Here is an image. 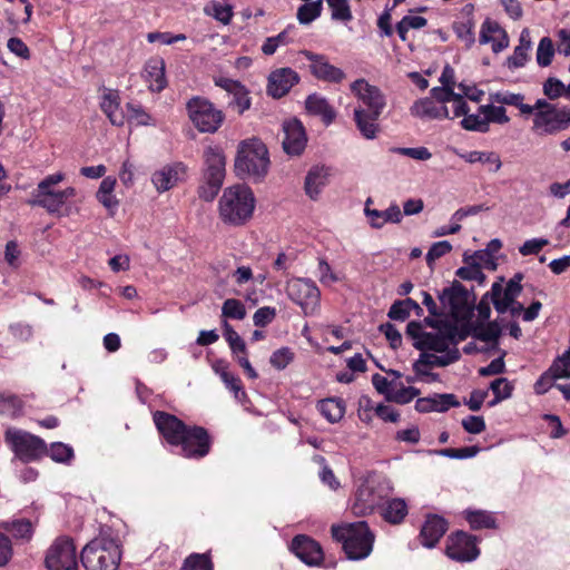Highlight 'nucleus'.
<instances>
[{"instance_id": "f257e3e1", "label": "nucleus", "mask_w": 570, "mask_h": 570, "mask_svg": "<svg viewBox=\"0 0 570 570\" xmlns=\"http://www.w3.org/2000/svg\"><path fill=\"white\" fill-rule=\"evenodd\" d=\"M120 559L119 541L110 533H100L80 553V561L86 570H117Z\"/></svg>"}, {"instance_id": "f03ea898", "label": "nucleus", "mask_w": 570, "mask_h": 570, "mask_svg": "<svg viewBox=\"0 0 570 570\" xmlns=\"http://www.w3.org/2000/svg\"><path fill=\"white\" fill-rule=\"evenodd\" d=\"M255 203L254 194L248 186L237 184L227 187L219 199V216L226 224L243 225L253 216Z\"/></svg>"}, {"instance_id": "7ed1b4c3", "label": "nucleus", "mask_w": 570, "mask_h": 570, "mask_svg": "<svg viewBox=\"0 0 570 570\" xmlns=\"http://www.w3.org/2000/svg\"><path fill=\"white\" fill-rule=\"evenodd\" d=\"M332 537L343 544L350 560H362L373 550L374 534L365 521L332 525Z\"/></svg>"}, {"instance_id": "20e7f679", "label": "nucleus", "mask_w": 570, "mask_h": 570, "mask_svg": "<svg viewBox=\"0 0 570 570\" xmlns=\"http://www.w3.org/2000/svg\"><path fill=\"white\" fill-rule=\"evenodd\" d=\"M62 180H65V174L60 171L46 176L31 193L28 204L41 207L50 215H65L62 209L68 199L76 196V189L73 187L57 189L56 186Z\"/></svg>"}, {"instance_id": "39448f33", "label": "nucleus", "mask_w": 570, "mask_h": 570, "mask_svg": "<svg viewBox=\"0 0 570 570\" xmlns=\"http://www.w3.org/2000/svg\"><path fill=\"white\" fill-rule=\"evenodd\" d=\"M268 166V150L263 141L253 138L239 145L235 159V171L238 177L261 180L267 174Z\"/></svg>"}, {"instance_id": "423d86ee", "label": "nucleus", "mask_w": 570, "mask_h": 570, "mask_svg": "<svg viewBox=\"0 0 570 570\" xmlns=\"http://www.w3.org/2000/svg\"><path fill=\"white\" fill-rule=\"evenodd\" d=\"M204 184L199 187V197L212 202L222 188L225 178V156L217 147H207L204 151Z\"/></svg>"}, {"instance_id": "0eeeda50", "label": "nucleus", "mask_w": 570, "mask_h": 570, "mask_svg": "<svg viewBox=\"0 0 570 570\" xmlns=\"http://www.w3.org/2000/svg\"><path fill=\"white\" fill-rule=\"evenodd\" d=\"M189 119L200 132H216L224 121V114L205 98L193 97L186 105Z\"/></svg>"}, {"instance_id": "6e6552de", "label": "nucleus", "mask_w": 570, "mask_h": 570, "mask_svg": "<svg viewBox=\"0 0 570 570\" xmlns=\"http://www.w3.org/2000/svg\"><path fill=\"white\" fill-rule=\"evenodd\" d=\"M6 441L23 462L36 461L48 453L47 444L42 439L21 430H8Z\"/></svg>"}, {"instance_id": "1a4fd4ad", "label": "nucleus", "mask_w": 570, "mask_h": 570, "mask_svg": "<svg viewBox=\"0 0 570 570\" xmlns=\"http://www.w3.org/2000/svg\"><path fill=\"white\" fill-rule=\"evenodd\" d=\"M386 489L383 483L374 478H366L358 487L355 493L353 513L356 515H366L381 505L386 498Z\"/></svg>"}, {"instance_id": "9d476101", "label": "nucleus", "mask_w": 570, "mask_h": 570, "mask_svg": "<svg viewBox=\"0 0 570 570\" xmlns=\"http://www.w3.org/2000/svg\"><path fill=\"white\" fill-rule=\"evenodd\" d=\"M570 128V107L554 108L537 112L532 119L531 131L538 137L556 136Z\"/></svg>"}, {"instance_id": "9b49d317", "label": "nucleus", "mask_w": 570, "mask_h": 570, "mask_svg": "<svg viewBox=\"0 0 570 570\" xmlns=\"http://www.w3.org/2000/svg\"><path fill=\"white\" fill-rule=\"evenodd\" d=\"M45 563L48 570H78L73 540L69 537L57 538L47 551Z\"/></svg>"}, {"instance_id": "f8f14e48", "label": "nucleus", "mask_w": 570, "mask_h": 570, "mask_svg": "<svg viewBox=\"0 0 570 570\" xmlns=\"http://www.w3.org/2000/svg\"><path fill=\"white\" fill-rule=\"evenodd\" d=\"M288 297L301 306L305 315H312L320 306L321 293L315 283L307 278H293L287 282Z\"/></svg>"}, {"instance_id": "ddd939ff", "label": "nucleus", "mask_w": 570, "mask_h": 570, "mask_svg": "<svg viewBox=\"0 0 570 570\" xmlns=\"http://www.w3.org/2000/svg\"><path fill=\"white\" fill-rule=\"evenodd\" d=\"M213 440L208 431L198 425H189L184 438L176 449L179 454L186 459H203L212 449Z\"/></svg>"}, {"instance_id": "4468645a", "label": "nucleus", "mask_w": 570, "mask_h": 570, "mask_svg": "<svg viewBox=\"0 0 570 570\" xmlns=\"http://www.w3.org/2000/svg\"><path fill=\"white\" fill-rule=\"evenodd\" d=\"M299 55L309 61V71L317 80L330 83H341L346 78L344 70L332 65L327 56L309 50H302Z\"/></svg>"}, {"instance_id": "2eb2a0df", "label": "nucleus", "mask_w": 570, "mask_h": 570, "mask_svg": "<svg viewBox=\"0 0 570 570\" xmlns=\"http://www.w3.org/2000/svg\"><path fill=\"white\" fill-rule=\"evenodd\" d=\"M445 552L450 559L460 562L473 561L480 554L476 538L463 531H458L448 538Z\"/></svg>"}, {"instance_id": "dca6fc26", "label": "nucleus", "mask_w": 570, "mask_h": 570, "mask_svg": "<svg viewBox=\"0 0 570 570\" xmlns=\"http://www.w3.org/2000/svg\"><path fill=\"white\" fill-rule=\"evenodd\" d=\"M153 420L157 431L166 441V443L175 449L181 442L184 434L189 426L176 415L164 411H156L153 414Z\"/></svg>"}, {"instance_id": "f3484780", "label": "nucleus", "mask_w": 570, "mask_h": 570, "mask_svg": "<svg viewBox=\"0 0 570 570\" xmlns=\"http://www.w3.org/2000/svg\"><path fill=\"white\" fill-rule=\"evenodd\" d=\"M352 94L362 101L366 111H374V115H381L386 106V98L382 90L360 78L350 86Z\"/></svg>"}, {"instance_id": "a211bd4d", "label": "nucleus", "mask_w": 570, "mask_h": 570, "mask_svg": "<svg viewBox=\"0 0 570 570\" xmlns=\"http://www.w3.org/2000/svg\"><path fill=\"white\" fill-rule=\"evenodd\" d=\"M284 138L282 146L289 156H299L306 147L307 135L303 124L294 118L283 124Z\"/></svg>"}, {"instance_id": "6ab92c4d", "label": "nucleus", "mask_w": 570, "mask_h": 570, "mask_svg": "<svg viewBox=\"0 0 570 570\" xmlns=\"http://www.w3.org/2000/svg\"><path fill=\"white\" fill-rule=\"evenodd\" d=\"M299 81L298 73L289 67L276 69L269 73L267 92L273 98H282Z\"/></svg>"}, {"instance_id": "aec40b11", "label": "nucleus", "mask_w": 570, "mask_h": 570, "mask_svg": "<svg viewBox=\"0 0 570 570\" xmlns=\"http://www.w3.org/2000/svg\"><path fill=\"white\" fill-rule=\"evenodd\" d=\"M292 551L308 566H316L323 560V550L318 542L307 535L299 534L292 540Z\"/></svg>"}, {"instance_id": "412c9836", "label": "nucleus", "mask_w": 570, "mask_h": 570, "mask_svg": "<svg viewBox=\"0 0 570 570\" xmlns=\"http://www.w3.org/2000/svg\"><path fill=\"white\" fill-rule=\"evenodd\" d=\"M215 85L224 89L229 96H232L229 106L237 109L239 114L250 107L249 92L246 87L238 80H234L226 77H219L215 79Z\"/></svg>"}, {"instance_id": "4be33fe9", "label": "nucleus", "mask_w": 570, "mask_h": 570, "mask_svg": "<svg viewBox=\"0 0 570 570\" xmlns=\"http://www.w3.org/2000/svg\"><path fill=\"white\" fill-rule=\"evenodd\" d=\"M186 167L181 163L166 165L151 176V181L158 193H164L175 187L185 178Z\"/></svg>"}, {"instance_id": "5701e85b", "label": "nucleus", "mask_w": 570, "mask_h": 570, "mask_svg": "<svg viewBox=\"0 0 570 570\" xmlns=\"http://www.w3.org/2000/svg\"><path fill=\"white\" fill-rule=\"evenodd\" d=\"M521 292V284L508 282L503 288L500 282H494L491 287V301L495 311L500 314L508 312L509 305H511Z\"/></svg>"}, {"instance_id": "b1692460", "label": "nucleus", "mask_w": 570, "mask_h": 570, "mask_svg": "<svg viewBox=\"0 0 570 570\" xmlns=\"http://www.w3.org/2000/svg\"><path fill=\"white\" fill-rule=\"evenodd\" d=\"M443 305H448L453 314L461 313L468 308L469 292L458 281H454L450 287H445L439 295Z\"/></svg>"}, {"instance_id": "393cba45", "label": "nucleus", "mask_w": 570, "mask_h": 570, "mask_svg": "<svg viewBox=\"0 0 570 570\" xmlns=\"http://www.w3.org/2000/svg\"><path fill=\"white\" fill-rule=\"evenodd\" d=\"M462 20L453 23V31L456 37L465 43V47L469 49L475 42V20H474V6L472 3H466L461 9Z\"/></svg>"}, {"instance_id": "a878e982", "label": "nucleus", "mask_w": 570, "mask_h": 570, "mask_svg": "<svg viewBox=\"0 0 570 570\" xmlns=\"http://www.w3.org/2000/svg\"><path fill=\"white\" fill-rule=\"evenodd\" d=\"M448 530V522L444 518L432 514L429 515L422 525V544L426 548H433L440 541Z\"/></svg>"}, {"instance_id": "bb28decb", "label": "nucleus", "mask_w": 570, "mask_h": 570, "mask_svg": "<svg viewBox=\"0 0 570 570\" xmlns=\"http://www.w3.org/2000/svg\"><path fill=\"white\" fill-rule=\"evenodd\" d=\"M142 77L148 83L149 90L160 92L167 86L165 76V61L160 58L150 59L146 62Z\"/></svg>"}, {"instance_id": "cd10ccee", "label": "nucleus", "mask_w": 570, "mask_h": 570, "mask_svg": "<svg viewBox=\"0 0 570 570\" xmlns=\"http://www.w3.org/2000/svg\"><path fill=\"white\" fill-rule=\"evenodd\" d=\"M100 108L114 126L120 127L125 124L126 116L120 109V97L117 90H104Z\"/></svg>"}, {"instance_id": "c85d7f7f", "label": "nucleus", "mask_w": 570, "mask_h": 570, "mask_svg": "<svg viewBox=\"0 0 570 570\" xmlns=\"http://www.w3.org/2000/svg\"><path fill=\"white\" fill-rule=\"evenodd\" d=\"M381 115H374V111H366L362 106L354 109V121L361 135L368 140L375 139L379 131V118Z\"/></svg>"}, {"instance_id": "c756f323", "label": "nucleus", "mask_w": 570, "mask_h": 570, "mask_svg": "<svg viewBox=\"0 0 570 570\" xmlns=\"http://www.w3.org/2000/svg\"><path fill=\"white\" fill-rule=\"evenodd\" d=\"M331 169L324 165L311 167L306 177L304 188L312 199H316L322 189L327 185Z\"/></svg>"}, {"instance_id": "7c9ffc66", "label": "nucleus", "mask_w": 570, "mask_h": 570, "mask_svg": "<svg viewBox=\"0 0 570 570\" xmlns=\"http://www.w3.org/2000/svg\"><path fill=\"white\" fill-rule=\"evenodd\" d=\"M364 214L368 218L373 228H382L386 223L397 224L402 220V212L395 203L391 204L385 210L364 208Z\"/></svg>"}, {"instance_id": "2f4dec72", "label": "nucleus", "mask_w": 570, "mask_h": 570, "mask_svg": "<svg viewBox=\"0 0 570 570\" xmlns=\"http://www.w3.org/2000/svg\"><path fill=\"white\" fill-rule=\"evenodd\" d=\"M411 114L422 119L449 118L446 106H438L432 99L424 98L415 101L411 107Z\"/></svg>"}, {"instance_id": "473e14b6", "label": "nucleus", "mask_w": 570, "mask_h": 570, "mask_svg": "<svg viewBox=\"0 0 570 570\" xmlns=\"http://www.w3.org/2000/svg\"><path fill=\"white\" fill-rule=\"evenodd\" d=\"M460 352L456 347H452L451 351H448L445 354L435 355L431 353H423L420 355L419 360L414 363V371L416 373H423L421 366H448L460 358Z\"/></svg>"}, {"instance_id": "72a5a7b5", "label": "nucleus", "mask_w": 570, "mask_h": 570, "mask_svg": "<svg viewBox=\"0 0 570 570\" xmlns=\"http://www.w3.org/2000/svg\"><path fill=\"white\" fill-rule=\"evenodd\" d=\"M306 110L314 116L322 117L325 124H331L335 119V111L328 101L316 94L309 95L305 101Z\"/></svg>"}, {"instance_id": "f704fd0d", "label": "nucleus", "mask_w": 570, "mask_h": 570, "mask_svg": "<svg viewBox=\"0 0 570 570\" xmlns=\"http://www.w3.org/2000/svg\"><path fill=\"white\" fill-rule=\"evenodd\" d=\"M412 311H414L417 316L423 315V309L416 301L412 298L395 301L391 305L387 316L393 321L404 322L410 316Z\"/></svg>"}, {"instance_id": "c9c22d12", "label": "nucleus", "mask_w": 570, "mask_h": 570, "mask_svg": "<svg viewBox=\"0 0 570 570\" xmlns=\"http://www.w3.org/2000/svg\"><path fill=\"white\" fill-rule=\"evenodd\" d=\"M317 409L330 423L338 422L345 413L344 401L334 397L320 401Z\"/></svg>"}, {"instance_id": "e433bc0d", "label": "nucleus", "mask_w": 570, "mask_h": 570, "mask_svg": "<svg viewBox=\"0 0 570 570\" xmlns=\"http://www.w3.org/2000/svg\"><path fill=\"white\" fill-rule=\"evenodd\" d=\"M413 346L419 351H434L443 354L452 350L442 332H429L424 334V341L414 342Z\"/></svg>"}, {"instance_id": "4c0bfd02", "label": "nucleus", "mask_w": 570, "mask_h": 570, "mask_svg": "<svg viewBox=\"0 0 570 570\" xmlns=\"http://www.w3.org/2000/svg\"><path fill=\"white\" fill-rule=\"evenodd\" d=\"M490 100L501 105L513 106L520 110L521 115H524L525 111L531 110L530 105L523 102L524 95L522 94H514L510 91L491 92Z\"/></svg>"}, {"instance_id": "58836bf2", "label": "nucleus", "mask_w": 570, "mask_h": 570, "mask_svg": "<svg viewBox=\"0 0 570 570\" xmlns=\"http://www.w3.org/2000/svg\"><path fill=\"white\" fill-rule=\"evenodd\" d=\"M294 26H288L277 36L268 37L262 46L263 53H265L266 56H272L276 52L277 48L291 43L293 41L292 33L294 32Z\"/></svg>"}, {"instance_id": "ea45409f", "label": "nucleus", "mask_w": 570, "mask_h": 570, "mask_svg": "<svg viewBox=\"0 0 570 570\" xmlns=\"http://www.w3.org/2000/svg\"><path fill=\"white\" fill-rule=\"evenodd\" d=\"M462 159H464L469 164H475V163H483V164H492L494 165V168L492 169L493 173H497L502 167V161L499 157V155L494 151H469L465 154L459 155Z\"/></svg>"}, {"instance_id": "a19ab883", "label": "nucleus", "mask_w": 570, "mask_h": 570, "mask_svg": "<svg viewBox=\"0 0 570 570\" xmlns=\"http://www.w3.org/2000/svg\"><path fill=\"white\" fill-rule=\"evenodd\" d=\"M116 186V179L106 177L101 180L99 189L96 194L97 199L108 209H114L118 205V200L114 196L112 191Z\"/></svg>"}, {"instance_id": "79ce46f5", "label": "nucleus", "mask_w": 570, "mask_h": 570, "mask_svg": "<svg viewBox=\"0 0 570 570\" xmlns=\"http://www.w3.org/2000/svg\"><path fill=\"white\" fill-rule=\"evenodd\" d=\"M465 519L472 529H494L497 527L495 518L488 511H465Z\"/></svg>"}, {"instance_id": "37998d69", "label": "nucleus", "mask_w": 570, "mask_h": 570, "mask_svg": "<svg viewBox=\"0 0 570 570\" xmlns=\"http://www.w3.org/2000/svg\"><path fill=\"white\" fill-rule=\"evenodd\" d=\"M406 514L407 505L403 499H393L389 501L383 512L384 519L393 524H397L403 521Z\"/></svg>"}, {"instance_id": "c03bdc74", "label": "nucleus", "mask_w": 570, "mask_h": 570, "mask_svg": "<svg viewBox=\"0 0 570 570\" xmlns=\"http://www.w3.org/2000/svg\"><path fill=\"white\" fill-rule=\"evenodd\" d=\"M464 263L466 266L460 267L456 271V275L464 281H476L479 284H482L485 281V275L479 266L478 261H470L468 255L464 254Z\"/></svg>"}, {"instance_id": "a18cd8bd", "label": "nucleus", "mask_w": 570, "mask_h": 570, "mask_svg": "<svg viewBox=\"0 0 570 570\" xmlns=\"http://www.w3.org/2000/svg\"><path fill=\"white\" fill-rule=\"evenodd\" d=\"M180 570H214L209 553H191L183 562Z\"/></svg>"}, {"instance_id": "49530a36", "label": "nucleus", "mask_w": 570, "mask_h": 570, "mask_svg": "<svg viewBox=\"0 0 570 570\" xmlns=\"http://www.w3.org/2000/svg\"><path fill=\"white\" fill-rule=\"evenodd\" d=\"M323 10V0L302 4L297 10V20L301 24H308L317 19Z\"/></svg>"}, {"instance_id": "de8ad7c7", "label": "nucleus", "mask_w": 570, "mask_h": 570, "mask_svg": "<svg viewBox=\"0 0 570 570\" xmlns=\"http://www.w3.org/2000/svg\"><path fill=\"white\" fill-rule=\"evenodd\" d=\"M126 108L129 121H134L137 126H156L155 119L140 105L128 102Z\"/></svg>"}, {"instance_id": "09e8293b", "label": "nucleus", "mask_w": 570, "mask_h": 570, "mask_svg": "<svg viewBox=\"0 0 570 570\" xmlns=\"http://www.w3.org/2000/svg\"><path fill=\"white\" fill-rule=\"evenodd\" d=\"M333 20L347 22L353 19L348 0H326Z\"/></svg>"}, {"instance_id": "8fccbe9b", "label": "nucleus", "mask_w": 570, "mask_h": 570, "mask_svg": "<svg viewBox=\"0 0 570 570\" xmlns=\"http://www.w3.org/2000/svg\"><path fill=\"white\" fill-rule=\"evenodd\" d=\"M480 112L485 117L487 124H508L510 118L507 116L505 108L503 106L483 105L479 108Z\"/></svg>"}, {"instance_id": "3c124183", "label": "nucleus", "mask_w": 570, "mask_h": 570, "mask_svg": "<svg viewBox=\"0 0 570 570\" xmlns=\"http://www.w3.org/2000/svg\"><path fill=\"white\" fill-rule=\"evenodd\" d=\"M432 412H446L450 407H456L460 405V402L456 400V396L451 393L444 394H433L430 395Z\"/></svg>"}, {"instance_id": "603ef678", "label": "nucleus", "mask_w": 570, "mask_h": 570, "mask_svg": "<svg viewBox=\"0 0 570 570\" xmlns=\"http://www.w3.org/2000/svg\"><path fill=\"white\" fill-rule=\"evenodd\" d=\"M554 56V46L549 37H543L537 48V62L540 67H548Z\"/></svg>"}, {"instance_id": "864d4df0", "label": "nucleus", "mask_w": 570, "mask_h": 570, "mask_svg": "<svg viewBox=\"0 0 570 570\" xmlns=\"http://www.w3.org/2000/svg\"><path fill=\"white\" fill-rule=\"evenodd\" d=\"M222 315L225 318L243 320L246 316V308L240 301L228 298L223 303Z\"/></svg>"}, {"instance_id": "5fc2aeb1", "label": "nucleus", "mask_w": 570, "mask_h": 570, "mask_svg": "<svg viewBox=\"0 0 570 570\" xmlns=\"http://www.w3.org/2000/svg\"><path fill=\"white\" fill-rule=\"evenodd\" d=\"M50 458L58 463H69L73 458V450L62 442H53L48 450Z\"/></svg>"}, {"instance_id": "6e6d98bb", "label": "nucleus", "mask_w": 570, "mask_h": 570, "mask_svg": "<svg viewBox=\"0 0 570 570\" xmlns=\"http://www.w3.org/2000/svg\"><path fill=\"white\" fill-rule=\"evenodd\" d=\"M481 451V448L478 445L472 446H464L460 449L454 448H446L438 451V454L449 458V459H470L474 458L479 452Z\"/></svg>"}, {"instance_id": "4d7b16f0", "label": "nucleus", "mask_w": 570, "mask_h": 570, "mask_svg": "<svg viewBox=\"0 0 570 570\" xmlns=\"http://www.w3.org/2000/svg\"><path fill=\"white\" fill-rule=\"evenodd\" d=\"M501 335V328L495 322H490L481 328H475L473 336L485 343L498 342Z\"/></svg>"}, {"instance_id": "13d9d810", "label": "nucleus", "mask_w": 570, "mask_h": 570, "mask_svg": "<svg viewBox=\"0 0 570 570\" xmlns=\"http://www.w3.org/2000/svg\"><path fill=\"white\" fill-rule=\"evenodd\" d=\"M225 338L234 354H246V344L238 333L227 323L224 324Z\"/></svg>"}, {"instance_id": "bf43d9fd", "label": "nucleus", "mask_w": 570, "mask_h": 570, "mask_svg": "<svg viewBox=\"0 0 570 570\" xmlns=\"http://www.w3.org/2000/svg\"><path fill=\"white\" fill-rule=\"evenodd\" d=\"M219 373V376L227 389L234 392V395L237 400H240L246 394L243 390L240 379L233 373L228 372L226 368L222 371L216 370Z\"/></svg>"}, {"instance_id": "052dcab7", "label": "nucleus", "mask_w": 570, "mask_h": 570, "mask_svg": "<svg viewBox=\"0 0 570 570\" xmlns=\"http://www.w3.org/2000/svg\"><path fill=\"white\" fill-rule=\"evenodd\" d=\"M7 529L20 539H30L33 532V525L28 519L13 520Z\"/></svg>"}, {"instance_id": "680f3d73", "label": "nucleus", "mask_w": 570, "mask_h": 570, "mask_svg": "<svg viewBox=\"0 0 570 570\" xmlns=\"http://www.w3.org/2000/svg\"><path fill=\"white\" fill-rule=\"evenodd\" d=\"M461 126L465 130L478 131V132H488L490 126L487 124L485 117H481L480 115H465L461 120Z\"/></svg>"}, {"instance_id": "e2e57ef3", "label": "nucleus", "mask_w": 570, "mask_h": 570, "mask_svg": "<svg viewBox=\"0 0 570 570\" xmlns=\"http://www.w3.org/2000/svg\"><path fill=\"white\" fill-rule=\"evenodd\" d=\"M542 91H543V95L549 100H556V99L560 98L561 96H563L564 83L558 78L549 77L543 82Z\"/></svg>"}, {"instance_id": "0e129e2a", "label": "nucleus", "mask_w": 570, "mask_h": 570, "mask_svg": "<svg viewBox=\"0 0 570 570\" xmlns=\"http://www.w3.org/2000/svg\"><path fill=\"white\" fill-rule=\"evenodd\" d=\"M452 250V245L448 240H440L436 243H433L430 247L429 252L426 253V263L429 266H432V264L440 257L446 255Z\"/></svg>"}, {"instance_id": "69168bd1", "label": "nucleus", "mask_w": 570, "mask_h": 570, "mask_svg": "<svg viewBox=\"0 0 570 570\" xmlns=\"http://www.w3.org/2000/svg\"><path fill=\"white\" fill-rule=\"evenodd\" d=\"M294 358V354L288 347H282L275 351L269 358L272 366L277 370H284Z\"/></svg>"}, {"instance_id": "338daca9", "label": "nucleus", "mask_w": 570, "mask_h": 570, "mask_svg": "<svg viewBox=\"0 0 570 570\" xmlns=\"http://www.w3.org/2000/svg\"><path fill=\"white\" fill-rule=\"evenodd\" d=\"M419 394L420 391L417 389L413 386H403L400 390L391 392V394H387V400L399 404H406L410 403Z\"/></svg>"}, {"instance_id": "774afa93", "label": "nucleus", "mask_w": 570, "mask_h": 570, "mask_svg": "<svg viewBox=\"0 0 570 570\" xmlns=\"http://www.w3.org/2000/svg\"><path fill=\"white\" fill-rule=\"evenodd\" d=\"M551 371L557 373L554 376L560 379L570 377V348L559 356L551 365Z\"/></svg>"}]
</instances>
